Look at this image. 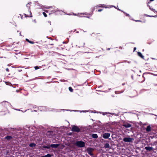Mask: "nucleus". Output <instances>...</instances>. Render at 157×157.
<instances>
[{"mask_svg":"<svg viewBox=\"0 0 157 157\" xmlns=\"http://www.w3.org/2000/svg\"><path fill=\"white\" fill-rule=\"evenodd\" d=\"M75 145L78 147H83L85 146V143L81 141H78L76 142Z\"/></svg>","mask_w":157,"mask_h":157,"instance_id":"1","label":"nucleus"},{"mask_svg":"<svg viewBox=\"0 0 157 157\" xmlns=\"http://www.w3.org/2000/svg\"><path fill=\"white\" fill-rule=\"evenodd\" d=\"M94 9H93L92 10V12H91V13H90L86 14V13H78L77 14H75L74 13H73V14L74 15L77 16H79V17H83V16H81V15H82V14H83V15L85 14V15H89V17H90V16H91L93 14V11L94 10Z\"/></svg>","mask_w":157,"mask_h":157,"instance_id":"2","label":"nucleus"},{"mask_svg":"<svg viewBox=\"0 0 157 157\" xmlns=\"http://www.w3.org/2000/svg\"><path fill=\"white\" fill-rule=\"evenodd\" d=\"M31 4V3H29L26 5V6L28 7V10L29 11V14H25V15L26 17H32V13H31L30 10V6H29Z\"/></svg>","mask_w":157,"mask_h":157,"instance_id":"3","label":"nucleus"},{"mask_svg":"<svg viewBox=\"0 0 157 157\" xmlns=\"http://www.w3.org/2000/svg\"><path fill=\"white\" fill-rule=\"evenodd\" d=\"M71 131L73 132H80L81 130L77 126L73 125L72 126Z\"/></svg>","mask_w":157,"mask_h":157,"instance_id":"4","label":"nucleus"},{"mask_svg":"<svg viewBox=\"0 0 157 157\" xmlns=\"http://www.w3.org/2000/svg\"><path fill=\"white\" fill-rule=\"evenodd\" d=\"M133 139L130 137H125L123 139V141L125 142H130L132 141Z\"/></svg>","mask_w":157,"mask_h":157,"instance_id":"5","label":"nucleus"},{"mask_svg":"<svg viewBox=\"0 0 157 157\" xmlns=\"http://www.w3.org/2000/svg\"><path fill=\"white\" fill-rule=\"evenodd\" d=\"M110 134L109 133H105L103 134L102 137L104 139H108L110 136Z\"/></svg>","mask_w":157,"mask_h":157,"instance_id":"6","label":"nucleus"},{"mask_svg":"<svg viewBox=\"0 0 157 157\" xmlns=\"http://www.w3.org/2000/svg\"><path fill=\"white\" fill-rule=\"evenodd\" d=\"M123 126L125 127L126 128H128L131 127L132 125L131 124L127 123L125 122L123 124Z\"/></svg>","mask_w":157,"mask_h":157,"instance_id":"7","label":"nucleus"},{"mask_svg":"<svg viewBox=\"0 0 157 157\" xmlns=\"http://www.w3.org/2000/svg\"><path fill=\"white\" fill-rule=\"evenodd\" d=\"M87 153L89 154L91 156H93V154L92 153V148H87Z\"/></svg>","mask_w":157,"mask_h":157,"instance_id":"8","label":"nucleus"},{"mask_svg":"<svg viewBox=\"0 0 157 157\" xmlns=\"http://www.w3.org/2000/svg\"><path fill=\"white\" fill-rule=\"evenodd\" d=\"M59 146V144H51L50 145V147H52L54 148H57Z\"/></svg>","mask_w":157,"mask_h":157,"instance_id":"9","label":"nucleus"},{"mask_svg":"<svg viewBox=\"0 0 157 157\" xmlns=\"http://www.w3.org/2000/svg\"><path fill=\"white\" fill-rule=\"evenodd\" d=\"M97 7L106 8L107 7L105 4H99L97 6Z\"/></svg>","mask_w":157,"mask_h":157,"instance_id":"10","label":"nucleus"},{"mask_svg":"<svg viewBox=\"0 0 157 157\" xmlns=\"http://www.w3.org/2000/svg\"><path fill=\"white\" fill-rule=\"evenodd\" d=\"M5 138L8 140H9L12 139V137L11 136H7L5 137Z\"/></svg>","mask_w":157,"mask_h":157,"instance_id":"11","label":"nucleus"},{"mask_svg":"<svg viewBox=\"0 0 157 157\" xmlns=\"http://www.w3.org/2000/svg\"><path fill=\"white\" fill-rule=\"evenodd\" d=\"M104 147L105 148H109L110 147V145L109 143H106L104 144Z\"/></svg>","mask_w":157,"mask_h":157,"instance_id":"12","label":"nucleus"},{"mask_svg":"<svg viewBox=\"0 0 157 157\" xmlns=\"http://www.w3.org/2000/svg\"><path fill=\"white\" fill-rule=\"evenodd\" d=\"M92 137L93 138L95 139H97L98 137V135L96 134H93L92 135Z\"/></svg>","mask_w":157,"mask_h":157,"instance_id":"13","label":"nucleus"},{"mask_svg":"<svg viewBox=\"0 0 157 157\" xmlns=\"http://www.w3.org/2000/svg\"><path fill=\"white\" fill-rule=\"evenodd\" d=\"M137 54L138 56H139L142 59L144 58V56H143V55L140 52H138L137 53Z\"/></svg>","mask_w":157,"mask_h":157,"instance_id":"14","label":"nucleus"},{"mask_svg":"<svg viewBox=\"0 0 157 157\" xmlns=\"http://www.w3.org/2000/svg\"><path fill=\"white\" fill-rule=\"evenodd\" d=\"M26 40L31 44H34V42L33 41H30L28 39H26Z\"/></svg>","mask_w":157,"mask_h":157,"instance_id":"15","label":"nucleus"},{"mask_svg":"<svg viewBox=\"0 0 157 157\" xmlns=\"http://www.w3.org/2000/svg\"><path fill=\"white\" fill-rule=\"evenodd\" d=\"M51 156L52 155L51 154H48L46 155L42 156L40 157H51Z\"/></svg>","mask_w":157,"mask_h":157,"instance_id":"16","label":"nucleus"},{"mask_svg":"<svg viewBox=\"0 0 157 157\" xmlns=\"http://www.w3.org/2000/svg\"><path fill=\"white\" fill-rule=\"evenodd\" d=\"M42 148H44L49 149L50 148V145L43 146L42 147Z\"/></svg>","mask_w":157,"mask_h":157,"instance_id":"17","label":"nucleus"},{"mask_svg":"<svg viewBox=\"0 0 157 157\" xmlns=\"http://www.w3.org/2000/svg\"><path fill=\"white\" fill-rule=\"evenodd\" d=\"M102 114L103 115H106L107 114H113L112 113H110L109 112H103Z\"/></svg>","mask_w":157,"mask_h":157,"instance_id":"18","label":"nucleus"},{"mask_svg":"<svg viewBox=\"0 0 157 157\" xmlns=\"http://www.w3.org/2000/svg\"><path fill=\"white\" fill-rule=\"evenodd\" d=\"M36 145V144L34 143H31L29 145V146L30 147H35Z\"/></svg>","mask_w":157,"mask_h":157,"instance_id":"19","label":"nucleus"},{"mask_svg":"<svg viewBox=\"0 0 157 157\" xmlns=\"http://www.w3.org/2000/svg\"><path fill=\"white\" fill-rule=\"evenodd\" d=\"M153 150L152 147H148V151H150Z\"/></svg>","mask_w":157,"mask_h":157,"instance_id":"20","label":"nucleus"},{"mask_svg":"<svg viewBox=\"0 0 157 157\" xmlns=\"http://www.w3.org/2000/svg\"><path fill=\"white\" fill-rule=\"evenodd\" d=\"M121 12H123L125 14V15L126 16H128L129 17H130V15H129L128 14L126 13L125 12H124V11H121Z\"/></svg>","mask_w":157,"mask_h":157,"instance_id":"21","label":"nucleus"},{"mask_svg":"<svg viewBox=\"0 0 157 157\" xmlns=\"http://www.w3.org/2000/svg\"><path fill=\"white\" fill-rule=\"evenodd\" d=\"M151 127L150 125L148 126V132L151 131Z\"/></svg>","mask_w":157,"mask_h":157,"instance_id":"22","label":"nucleus"},{"mask_svg":"<svg viewBox=\"0 0 157 157\" xmlns=\"http://www.w3.org/2000/svg\"><path fill=\"white\" fill-rule=\"evenodd\" d=\"M69 90L71 92H72L73 91V89L71 87H69L68 88Z\"/></svg>","mask_w":157,"mask_h":157,"instance_id":"23","label":"nucleus"},{"mask_svg":"<svg viewBox=\"0 0 157 157\" xmlns=\"http://www.w3.org/2000/svg\"><path fill=\"white\" fill-rule=\"evenodd\" d=\"M42 13L45 17H46L47 16V14L44 12H43Z\"/></svg>","mask_w":157,"mask_h":157,"instance_id":"24","label":"nucleus"},{"mask_svg":"<svg viewBox=\"0 0 157 157\" xmlns=\"http://www.w3.org/2000/svg\"><path fill=\"white\" fill-rule=\"evenodd\" d=\"M34 68H35V70H37L38 69H39V67L38 66H36L34 67Z\"/></svg>","mask_w":157,"mask_h":157,"instance_id":"25","label":"nucleus"},{"mask_svg":"<svg viewBox=\"0 0 157 157\" xmlns=\"http://www.w3.org/2000/svg\"><path fill=\"white\" fill-rule=\"evenodd\" d=\"M149 8H150V10H151L153 12H155V9H151V8L150 6H149Z\"/></svg>","mask_w":157,"mask_h":157,"instance_id":"26","label":"nucleus"},{"mask_svg":"<svg viewBox=\"0 0 157 157\" xmlns=\"http://www.w3.org/2000/svg\"><path fill=\"white\" fill-rule=\"evenodd\" d=\"M103 10V9H99L98 10V12H101Z\"/></svg>","mask_w":157,"mask_h":157,"instance_id":"27","label":"nucleus"},{"mask_svg":"<svg viewBox=\"0 0 157 157\" xmlns=\"http://www.w3.org/2000/svg\"><path fill=\"white\" fill-rule=\"evenodd\" d=\"M147 16L148 17H155V16H153V15H147Z\"/></svg>","mask_w":157,"mask_h":157,"instance_id":"28","label":"nucleus"},{"mask_svg":"<svg viewBox=\"0 0 157 157\" xmlns=\"http://www.w3.org/2000/svg\"><path fill=\"white\" fill-rule=\"evenodd\" d=\"M6 71H9V69L8 68H7L6 69Z\"/></svg>","mask_w":157,"mask_h":157,"instance_id":"29","label":"nucleus"},{"mask_svg":"<svg viewBox=\"0 0 157 157\" xmlns=\"http://www.w3.org/2000/svg\"><path fill=\"white\" fill-rule=\"evenodd\" d=\"M136 49V47H134V49H133V52H134Z\"/></svg>","mask_w":157,"mask_h":157,"instance_id":"30","label":"nucleus"},{"mask_svg":"<svg viewBox=\"0 0 157 157\" xmlns=\"http://www.w3.org/2000/svg\"><path fill=\"white\" fill-rule=\"evenodd\" d=\"M90 52V50H88L87 51L85 52H88H88Z\"/></svg>","mask_w":157,"mask_h":157,"instance_id":"31","label":"nucleus"},{"mask_svg":"<svg viewBox=\"0 0 157 157\" xmlns=\"http://www.w3.org/2000/svg\"><path fill=\"white\" fill-rule=\"evenodd\" d=\"M145 149L147 150V147H145Z\"/></svg>","mask_w":157,"mask_h":157,"instance_id":"32","label":"nucleus"},{"mask_svg":"<svg viewBox=\"0 0 157 157\" xmlns=\"http://www.w3.org/2000/svg\"><path fill=\"white\" fill-rule=\"evenodd\" d=\"M145 129H146V130L147 131V128H145Z\"/></svg>","mask_w":157,"mask_h":157,"instance_id":"33","label":"nucleus"},{"mask_svg":"<svg viewBox=\"0 0 157 157\" xmlns=\"http://www.w3.org/2000/svg\"><path fill=\"white\" fill-rule=\"evenodd\" d=\"M154 0H150L149 2H152V1H153Z\"/></svg>","mask_w":157,"mask_h":157,"instance_id":"34","label":"nucleus"},{"mask_svg":"<svg viewBox=\"0 0 157 157\" xmlns=\"http://www.w3.org/2000/svg\"><path fill=\"white\" fill-rule=\"evenodd\" d=\"M118 10H119V11H122L121 10L119 9H118Z\"/></svg>","mask_w":157,"mask_h":157,"instance_id":"35","label":"nucleus"},{"mask_svg":"<svg viewBox=\"0 0 157 157\" xmlns=\"http://www.w3.org/2000/svg\"><path fill=\"white\" fill-rule=\"evenodd\" d=\"M83 45H84L85 44V43H83ZM83 47H84V46H83Z\"/></svg>","mask_w":157,"mask_h":157,"instance_id":"36","label":"nucleus"},{"mask_svg":"<svg viewBox=\"0 0 157 157\" xmlns=\"http://www.w3.org/2000/svg\"><path fill=\"white\" fill-rule=\"evenodd\" d=\"M86 17L87 18H89V16H86V17Z\"/></svg>","mask_w":157,"mask_h":157,"instance_id":"37","label":"nucleus"},{"mask_svg":"<svg viewBox=\"0 0 157 157\" xmlns=\"http://www.w3.org/2000/svg\"><path fill=\"white\" fill-rule=\"evenodd\" d=\"M71 134H71V133H69V135H71Z\"/></svg>","mask_w":157,"mask_h":157,"instance_id":"38","label":"nucleus"},{"mask_svg":"<svg viewBox=\"0 0 157 157\" xmlns=\"http://www.w3.org/2000/svg\"><path fill=\"white\" fill-rule=\"evenodd\" d=\"M124 84H125V83H124L122 84V85H124Z\"/></svg>","mask_w":157,"mask_h":157,"instance_id":"39","label":"nucleus"},{"mask_svg":"<svg viewBox=\"0 0 157 157\" xmlns=\"http://www.w3.org/2000/svg\"><path fill=\"white\" fill-rule=\"evenodd\" d=\"M139 21V20L136 21Z\"/></svg>","mask_w":157,"mask_h":157,"instance_id":"40","label":"nucleus"},{"mask_svg":"<svg viewBox=\"0 0 157 157\" xmlns=\"http://www.w3.org/2000/svg\"><path fill=\"white\" fill-rule=\"evenodd\" d=\"M34 22H36V21L35 20H34Z\"/></svg>","mask_w":157,"mask_h":157,"instance_id":"41","label":"nucleus"},{"mask_svg":"<svg viewBox=\"0 0 157 157\" xmlns=\"http://www.w3.org/2000/svg\"><path fill=\"white\" fill-rule=\"evenodd\" d=\"M145 75V73H144V74L143 75ZM143 77H144V75H143Z\"/></svg>","mask_w":157,"mask_h":157,"instance_id":"42","label":"nucleus"},{"mask_svg":"<svg viewBox=\"0 0 157 157\" xmlns=\"http://www.w3.org/2000/svg\"><path fill=\"white\" fill-rule=\"evenodd\" d=\"M89 50L90 51V49L89 48Z\"/></svg>","mask_w":157,"mask_h":157,"instance_id":"43","label":"nucleus"},{"mask_svg":"<svg viewBox=\"0 0 157 157\" xmlns=\"http://www.w3.org/2000/svg\"><path fill=\"white\" fill-rule=\"evenodd\" d=\"M17 91H18V90H17Z\"/></svg>","mask_w":157,"mask_h":157,"instance_id":"44","label":"nucleus"}]
</instances>
